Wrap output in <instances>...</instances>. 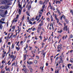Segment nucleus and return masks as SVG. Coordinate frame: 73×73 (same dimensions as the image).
I'll use <instances>...</instances> for the list:
<instances>
[{"label":"nucleus","mask_w":73,"mask_h":73,"mask_svg":"<svg viewBox=\"0 0 73 73\" xmlns=\"http://www.w3.org/2000/svg\"><path fill=\"white\" fill-rule=\"evenodd\" d=\"M28 68L30 70V72L31 73H32V71H33V69H32V67H31V66H29Z\"/></svg>","instance_id":"39448f33"},{"label":"nucleus","mask_w":73,"mask_h":73,"mask_svg":"<svg viewBox=\"0 0 73 73\" xmlns=\"http://www.w3.org/2000/svg\"><path fill=\"white\" fill-rule=\"evenodd\" d=\"M23 68H26L25 67V65L24 64L23 65Z\"/></svg>","instance_id":"de8ad7c7"},{"label":"nucleus","mask_w":73,"mask_h":73,"mask_svg":"<svg viewBox=\"0 0 73 73\" xmlns=\"http://www.w3.org/2000/svg\"><path fill=\"white\" fill-rule=\"evenodd\" d=\"M33 28V27H31V28H29V29H28V31H29V30H31V29H32Z\"/></svg>","instance_id":"13d9d810"},{"label":"nucleus","mask_w":73,"mask_h":73,"mask_svg":"<svg viewBox=\"0 0 73 73\" xmlns=\"http://www.w3.org/2000/svg\"><path fill=\"white\" fill-rule=\"evenodd\" d=\"M42 3H43V2L42 1H39V4H42Z\"/></svg>","instance_id":"a211bd4d"},{"label":"nucleus","mask_w":73,"mask_h":73,"mask_svg":"<svg viewBox=\"0 0 73 73\" xmlns=\"http://www.w3.org/2000/svg\"><path fill=\"white\" fill-rule=\"evenodd\" d=\"M45 5H44L42 7V8L43 9H44V8H45Z\"/></svg>","instance_id":"473e14b6"},{"label":"nucleus","mask_w":73,"mask_h":73,"mask_svg":"<svg viewBox=\"0 0 73 73\" xmlns=\"http://www.w3.org/2000/svg\"><path fill=\"white\" fill-rule=\"evenodd\" d=\"M27 20H29V17L28 16L27 17Z\"/></svg>","instance_id":"0e129e2a"},{"label":"nucleus","mask_w":73,"mask_h":73,"mask_svg":"<svg viewBox=\"0 0 73 73\" xmlns=\"http://www.w3.org/2000/svg\"><path fill=\"white\" fill-rule=\"evenodd\" d=\"M67 31H68V33H69V29H67Z\"/></svg>","instance_id":"49530a36"},{"label":"nucleus","mask_w":73,"mask_h":73,"mask_svg":"<svg viewBox=\"0 0 73 73\" xmlns=\"http://www.w3.org/2000/svg\"><path fill=\"white\" fill-rule=\"evenodd\" d=\"M67 24H68L69 23V21L68 19H65V20Z\"/></svg>","instance_id":"dca6fc26"},{"label":"nucleus","mask_w":73,"mask_h":73,"mask_svg":"<svg viewBox=\"0 0 73 73\" xmlns=\"http://www.w3.org/2000/svg\"><path fill=\"white\" fill-rule=\"evenodd\" d=\"M73 37V35H70V38H72Z\"/></svg>","instance_id":"c9c22d12"},{"label":"nucleus","mask_w":73,"mask_h":73,"mask_svg":"<svg viewBox=\"0 0 73 73\" xmlns=\"http://www.w3.org/2000/svg\"><path fill=\"white\" fill-rule=\"evenodd\" d=\"M14 47H15V46H14V44H13L11 46V48L12 49H13L14 48Z\"/></svg>","instance_id":"f3484780"},{"label":"nucleus","mask_w":73,"mask_h":73,"mask_svg":"<svg viewBox=\"0 0 73 73\" xmlns=\"http://www.w3.org/2000/svg\"><path fill=\"white\" fill-rule=\"evenodd\" d=\"M59 19H56L57 23H59Z\"/></svg>","instance_id":"f704fd0d"},{"label":"nucleus","mask_w":73,"mask_h":73,"mask_svg":"<svg viewBox=\"0 0 73 73\" xmlns=\"http://www.w3.org/2000/svg\"><path fill=\"white\" fill-rule=\"evenodd\" d=\"M58 57H56V60H58Z\"/></svg>","instance_id":"69168bd1"},{"label":"nucleus","mask_w":73,"mask_h":73,"mask_svg":"<svg viewBox=\"0 0 73 73\" xmlns=\"http://www.w3.org/2000/svg\"><path fill=\"white\" fill-rule=\"evenodd\" d=\"M50 9H52V8H53V7L52 6H51L50 3Z\"/></svg>","instance_id":"412c9836"},{"label":"nucleus","mask_w":73,"mask_h":73,"mask_svg":"<svg viewBox=\"0 0 73 73\" xmlns=\"http://www.w3.org/2000/svg\"><path fill=\"white\" fill-rule=\"evenodd\" d=\"M36 57L37 59H39V56H36Z\"/></svg>","instance_id":"37998d69"},{"label":"nucleus","mask_w":73,"mask_h":73,"mask_svg":"<svg viewBox=\"0 0 73 73\" xmlns=\"http://www.w3.org/2000/svg\"><path fill=\"white\" fill-rule=\"evenodd\" d=\"M6 71H9H9H10V69H9V68H7L6 69Z\"/></svg>","instance_id":"6ab92c4d"},{"label":"nucleus","mask_w":73,"mask_h":73,"mask_svg":"<svg viewBox=\"0 0 73 73\" xmlns=\"http://www.w3.org/2000/svg\"><path fill=\"white\" fill-rule=\"evenodd\" d=\"M62 17H63V19H65V16H64V15H63L62 16Z\"/></svg>","instance_id":"2f4dec72"},{"label":"nucleus","mask_w":73,"mask_h":73,"mask_svg":"<svg viewBox=\"0 0 73 73\" xmlns=\"http://www.w3.org/2000/svg\"><path fill=\"white\" fill-rule=\"evenodd\" d=\"M34 20H35V18H33L32 19L31 21H34Z\"/></svg>","instance_id":"a19ab883"},{"label":"nucleus","mask_w":73,"mask_h":73,"mask_svg":"<svg viewBox=\"0 0 73 73\" xmlns=\"http://www.w3.org/2000/svg\"><path fill=\"white\" fill-rule=\"evenodd\" d=\"M29 48H29V50H32V47L29 46Z\"/></svg>","instance_id":"bf43d9fd"},{"label":"nucleus","mask_w":73,"mask_h":73,"mask_svg":"<svg viewBox=\"0 0 73 73\" xmlns=\"http://www.w3.org/2000/svg\"><path fill=\"white\" fill-rule=\"evenodd\" d=\"M24 19V16H23V18L22 19V20H23Z\"/></svg>","instance_id":"864d4df0"},{"label":"nucleus","mask_w":73,"mask_h":73,"mask_svg":"<svg viewBox=\"0 0 73 73\" xmlns=\"http://www.w3.org/2000/svg\"><path fill=\"white\" fill-rule=\"evenodd\" d=\"M40 11H42V12H43V11H44V9H41V10H40Z\"/></svg>","instance_id":"72a5a7b5"},{"label":"nucleus","mask_w":73,"mask_h":73,"mask_svg":"<svg viewBox=\"0 0 73 73\" xmlns=\"http://www.w3.org/2000/svg\"><path fill=\"white\" fill-rule=\"evenodd\" d=\"M16 49L18 51H19V50H20V48L19 47L18 48L17 47H16Z\"/></svg>","instance_id":"4468645a"},{"label":"nucleus","mask_w":73,"mask_h":73,"mask_svg":"<svg viewBox=\"0 0 73 73\" xmlns=\"http://www.w3.org/2000/svg\"><path fill=\"white\" fill-rule=\"evenodd\" d=\"M15 26H13L12 27V29L15 30Z\"/></svg>","instance_id":"393cba45"},{"label":"nucleus","mask_w":73,"mask_h":73,"mask_svg":"<svg viewBox=\"0 0 73 73\" xmlns=\"http://www.w3.org/2000/svg\"><path fill=\"white\" fill-rule=\"evenodd\" d=\"M29 23L30 24H32V22L31 21H30V22H29Z\"/></svg>","instance_id":"e2e57ef3"},{"label":"nucleus","mask_w":73,"mask_h":73,"mask_svg":"<svg viewBox=\"0 0 73 73\" xmlns=\"http://www.w3.org/2000/svg\"><path fill=\"white\" fill-rule=\"evenodd\" d=\"M5 15L4 14H2L1 15V16H2V17H4V16H5Z\"/></svg>","instance_id":"e433bc0d"},{"label":"nucleus","mask_w":73,"mask_h":73,"mask_svg":"<svg viewBox=\"0 0 73 73\" xmlns=\"http://www.w3.org/2000/svg\"><path fill=\"white\" fill-rule=\"evenodd\" d=\"M66 70L67 71H68V68H67V67H66Z\"/></svg>","instance_id":"6e6d98bb"},{"label":"nucleus","mask_w":73,"mask_h":73,"mask_svg":"<svg viewBox=\"0 0 73 73\" xmlns=\"http://www.w3.org/2000/svg\"><path fill=\"white\" fill-rule=\"evenodd\" d=\"M33 64V62H31V61H30L29 62V64L31 65V64Z\"/></svg>","instance_id":"5701e85b"},{"label":"nucleus","mask_w":73,"mask_h":73,"mask_svg":"<svg viewBox=\"0 0 73 73\" xmlns=\"http://www.w3.org/2000/svg\"><path fill=\"white\" fill-rule=\"evenodd\" d=\"M56 4H57L58 3L59 4H61V2H60V1H56Z\"/></svg>","instance_id":"6e6552de"},{"label":"nucleus","mask_w":73,"mask_h":73,"mask_svg":"<svg viewBox=\"0 0 73 73\" xmlns=\"http://www.w3.org/2000/svg\"><path fill=\"white\" fill-rule=\"evenodd\" d=\"M58 71H59V70H58V69L56 73H59Z\"/></svg>","instance_id":"774afa93"},{"label":"nucleus","mask_w":73,"mask_h":73,"mask_svg":"<svg viewBox=\"0 0 73 73\" xmlns=\"http://www.w3.org/2000/svg\"><path fill=\"white\" fill-rule=\"evenodd\" d=\"M38 17L39 18H40L41 17V15L40 14H39Z\"/></svg>","instance_id":"cd10ccee"},{"label":"nucleus","mask_w":73,"mask_h":73,"mask_svg":"<svg viewBox=\"0 0 73 73\" xmlns=\"http://www.w3.org/2000/svg\"><path fill=\"white\" fill-rule=\"evenodd\" d=\"M31 52L33 53H32V54H33V55H35V54H33V53H34V51H32Z\"/></svg>","instance_id":"4d7b16f0"},{"label":"nucleus","mask_w":73,"mask_h":73,"mask_svg":"<svg viewBox=\"0 0 73 73\" xmlns=\"http://www.w3.org/2000/svg\"><path fill=\"white\" fill-rule=\"evenodd\" d=\"M15 58H16V57H15L14 58H13L12 60V61H14V60H15Z\"/></svg>","instance_id":"ea45409f"},{"label":"nucleus","mask_w":73,"mask_h":73,"mask_svg":"<svg viewBox=\"0 0 73 73\" xmlns=\"http://www.w3.org/2000/svg\"><path fill=\"white\" fill-rule=\"evenodd\" d=\"M71 68L72 69H73V66H71Z\"/></svg>","instance_id":"338daca9"},{"label":"nucleus","mask_w":73,"mask_h":73,"mask_svg":"<svg viewBox=\"0 0 73 73\" xmlns=\"http://www.w3.org/2000/svg\"><path fill=\"white\" fill-rule=\"evenodd\" d=\"M70 11V13H72V15H73V11H72V10L71 9Z\"/></svg>","instance_id":"a878e982"},{"label":"nucleus","mask_w":73,"mask_h":73,"mask_svg":"<svg viewBox=\"0 0 73 73\" xmlns=\"http://www.w3.org/2000/svg\"><path fill=\"white\" fill-rule=\"evenodd\" d=\"M60 60L59 62V64H60V63H63L64 61L62 60V56H60Z\"/></svg>","instance_id":"7ed1b4c3"},{"label":"nucleus","mask_w":73,"mask_h":73,"mask_svg":"<svg viewBox=\"0 0 73 73\" xmlns=\"http://www.w3.org/2000/svg\"><path fill=\"white\" fill-rule=\"evenodd\" d=\"M50 19H51V21H53V17H52V16H51Z\"/></svg>","instance_id":"2eb2a0df"},{"label":"nucleus","mask_w":73,"mask_h":73,"mask_svg":"<svg viewBox=\"0 0 73 73\" xmlns=\"http://www.w3.org/2000/svg\"><path fill=\"white\" fill-rule=\"evenodd\" d=\"M22 70H24L25 73H28V72H29V70H28L27 68L25 67L22 69ZM28 71V72L27 71Z\"/></svg>","instance_id":"f257e3e1"},{"label":"nucleus","mask_w":73,"mask_h":73,"mask_svg":"<svg viewBox=\"0 0 73 73\" xmlns=\"http://www.w3.org/2000/svg\"><path fill=\"white\" fill-rule=\"evenodd\" d=\"M1 8L2 9H5V7L3 6H1Z\"/></svg>","instance_id":"9b49d317"},{"label":"nucleus","mask_w":73,"mask_h":73,"mask_svg":"<svg viewBox=\"0 0 73 73\" xmlns=\"http://www.w3.org/2000/svg\"><path fill=\"white\" fill-rule=\"evenodd\" d=\"M63 32V31L62 30H60V33H61L62 32Z\"/></svg>","instance_id":"c03bdc74"},{"label":"nucleus","mask_w":73,"mask_h":73,"mask_svg":"<svg viewBox=\"0 0 73 73\" xmlns=\"http://www.w3.org/2000/svg\"><path fill=\"white\" fill-rule=\"evenodd\" d=\"M18 12H19V15H20L21 14V9L20 10V9H19V11Z\"/></svg>","instance_id":"f8f14e48"},{"label":"nucleus","mask_w":73,"mask_h":73,"mask_svg":"<svg viewBox=\"0 0 73 73\" xmlns=\"http://www.w3.org/2000/svg\"><path fill=\"white\" fill-rule=\"evenodd\" d=\"M18 5L19 8H21V10L22 9V7H21V5H20V4H18Z\"/></svg>","instance_id":"1a4fd4ad"},{"label":"nucleus","mask_w":73,"mask_h":73,"mask_svg":"<svg viewBox=\"0 0 73 73\" xmlns=\"http://www.w3.org/2000/svg\"><path fill=\"white\" fill-rule=\"evenodd\" d=\"M5 8H6L5 9H7V8H9V6H6L5 7Z\"/></svg>","instance_id":"7c9ffc66"},{"label":"nucleus","mask_w":73,"mask_h":73,"mask_svg":"<svg viewBox=\"0 0 73 73\" xmlns=\"http://www.w3.org/2000/svg\"><path fill=\"white\" fill-rule=\"evenodd\" d=\"M58 13H59V15H61V13L60 12V11H59V10H58Z\"/></svg>","instance_id":"09e8293b"},{"label":"nucleus","mask_w":73,"mask_h":73,"mask_svg":"<svg viewBox=\"0 0 73 73\" xmlns=\"http://www.w3.org/2000/svg\"><path fill=\"white\" fill-rule=\"evenodd\" d=\"M1 3L3 4H5V3H6V2H5V1H3L1 2Z\"/></svg>","instance_id":"aec40b11"},{"label":"nucleus","mask_w":73,"mask_h":73,"mask_svg":"<svg viewBox=\"0 0 73 73\" xmlns=\"http://www.w3.org/2000/svg\"><path fill=\"white\" fill-rule=\"evenodd\" d=\"M42 36H39V38H40V40H42Z\"/></svg>","instance_id":"8fccbe9b"},{"label":"nucleus","mask_w":73,"mask_h":73,"mask_svg":"<svg viewBox=\"0 0 73 73\" xmlns=\"http://www.w3.org/2000/svg\"><path fill=\"white\" fill-rule=\"evenodd\" d=\"M26 56H27L26 55H24L23 56V58L24 59V61H25V60L26 59V58H27Z\"/></svg>","instance_id":"ddd939ff"},{"label":"nucleus","mask_w":73,"mask_h":73,"mask_svg":"<svg viewBox=\"0 0 73 73\" xmlns=\"http://www.w3.org/2000/svg\"><path fill=\"white\" fill-rule=\"evenodd\" d=\"M0 23H2V24H5V22H2V21L0 20Z\"/></svg>","instance_id":"b1692460"},{"label":"nucleus","mask_w":73,"mask_h":73,"mask_svg":"<svg viewBox=\"0 0 73 73\" xmlns=\"http://www.w3.org/2000/svg\"><path fill=\"white\" fill-rule=\"evenodd\" d=\"M4 10H1V13H4Z\"/></svg>","instance_id":"680f3d73"},{"label":"nucleus","mask_w":73,"mask_h":73,"mask_svg":"<svg viewBox=\"0 0 73 73\" xmlns=\"http://www.w3.org/2000/svg\"><path fill=\"white\" fill-rule=\"evenodd\" d=\"M39 14H40V15H41L42 14V12H41V11H39Z\"/></svg>","instance_id":"a18cd8bd"},{"label":"nucleus","mask_w":73,"mask_h":73,"mask_svg":"<svg viewBox=\"0 0 73 73\" xmlns=\"http://www.w3.org/2000/svg\"><path fill=\"white\" fill-rule=\"evenodd\" d=\"M31 41V40H29V39L28 40H27V43H29V41Z\"/></svg>","instance_id":"79ce46f5"},{"label":"nucleus","mask_w":73,"mask_h":73,"mask_svg":"<svg viewBox=\"0 0 73 73\" xmlns=\"http://www.w3.org/2000/svg\"><path fill=\"white\" fill-rule=\"evenodd\" d=\"M70 62H73V59L71 58L70 59Z\"/></svg>","instance_id":"4be33fe9"},{"label":"nucleus","mask_w":73,"mask_h":73,"mask_svg":"<svg viewBox=\"0 0 73 73\" xmlns=\"http://www.w3.org/2000/svg\"><path fill=\"white\" fill-rule=\"evenodd\" d=\"M15 19H14L13 20V23L12 24H13V23L15 22Z\"/></svg>","instance_id":"3c124183"},{"label":"nucleus","mask_w":73,"mask_h":73,"mask_svg":"<svg viewBox=\"0 0 73 73\" xmlns=\"http://www.w3.org/2000/svg\"><path fill=\"white\" fill-rule=\"evenodd\" d=\"M62 44H60V45H58L57 46L58 49H60V50H62Z\"/></svg>","instance_id":"f03ea898"},{"label":"nucleus","mask_w":73,"mask_h":73,"mask_svg":"<svg viewBox=\"0 0 73 73\" xmlns=\"http://www.w3.org/2000/svg\"><path fill=\"white\" fill-rule=\"evenodd\" d=\"M35 30V28H33V29H32L33 31H34Z\"/></svg>","instance_id":"052dcab7"},{"label":"nucleus","mask_w":73,"mask_h":73,"mask_svg":"<svg viewBox=\"0 0 73 73\" xmlns=\"http://www.w3.org/2000/svg\"><path fill=\"white\" fill-rule=\"evenodd\" d=\"M31 8V5L30 6V5H29L27 9L28 11H29V9H30Z\"/></svg>","instance_id":"0eeeda50"},{"label":"nucleus","mask_w":73,"mask_h":73,"mask_svg":"<svg viewBox=\"0 0 73 73\" xmlns=\"http://www.w3.org/2000/svg\"><path fill=\"white\" fill-rule=\"evenodd\" d=\"M51 38V37H50L48 39V41H50V38Z\"/></svg>","instance_id":"c85d7f7f"},{"label":"nucleus","mask_w":73,"mask_h":73,"mask_svg":"<svg viewBox=\"0 0 73 73\" xmlns=\"http://www.w3.org/2000/svg\"><path fill=\"white\" fill-rule=\"evenodd\" d=\"M7 13H8V11L7 10L5 11V15H7Z\"/></svg>","instance_id":"9d476101"},{"label":"nucleus","mask_w":73,"mask_h":73,"mask_svg":"<svg viewBox=\"0 0 73 73\" xmlns=\"http://www.w3.org/2000/svg\"><path fill=\"white\" fill-rule=\"evenodd\" d=\"M46 19H47V20H48V21H50L49 18H47Z\"/></svg>","instance_id":"58836bf2"},{"label":"nucleus","mask_w":73,"mask_h":73,"mask_svg":"<svg viewBox=\"0 0 73 73\" xmlns=\"http://www.w3.org/2000/svg\"><path fill=\"white\" fill-rule=\"evenodd\" d=\"M53 24H52V29L53 30V29H54V27H53Z\"/></svg>","instance_id":"5fc2aeb1"},{"label":"nucleus","mask_w":73,"mask_h":73,"mask_svg":"<svg viewBox=\"0 0 73 73\" xmlns=\"http://www.w3.org/2000/svg\"><path fill=\"white\" fill-rule=\"evenodd\" d=\"M42 23H40V24H39V27H40L41 26H42Z\"/></svg>","instance_id":"4c0bfd02"},{"label":"nucleus","mask_w":73,"mask_h":73,"mask_svg":"<svg viewBox=\"0 0 73 73\" xmlns=\"http://www.w3.org/2000/svg\"><path fill=\"white\" fill-rule=\"evenodd\" d=\"M15 62H14V63H13L11 66H13V65H14V66L15 65Z\"/></svg>","instance_id":"603ef678"},{"label":"nucleus","mask_w":73,"mask_h":73,"mask_svg":"<svg viewBox=\"0 0 73 73\" xmlns=\"http://www.w3.org/2000/svg\"><path fill=\"white\" fill-rule=\"evenodd\" d=\"M57 15H55V19H56V20H57V19H57Z\"/></svg>","instance_id":"c756f323"},{"label":"nucleus","mask_w":73,"mask_h":73,"mask_svg":"<svg viewBox=\"0 0 73 73\" xmlns=\"http://www.w3.org/2000/svg\"><path fill=\"white\" fill-rule=\"evenodd\" d=\"M9 57L10 58H14L15 57V58H16V56H14V55H9Z\"/></svg>","instance_id":"20e7f679"},{"label":"nucleus","mask_w":73,"mask_h":73,"mask_svg":"<svg viewBox=\"0 0 73 73\" xmlns=\"http://www.w3.org/2000/svg\"><path fill=\"white\" fill-rule=\"evenodd\" d=\"M26 13L27 14V15L28 16H30V15H29V13H28V11H27Z\"/></svg>","instance_id":"bb28decb"},{"label":"nucleus","mask_w":73,"mask_h":73,"mask_svg":"<svg viewBox=\"0 0 73 73\" xmlns=\"http://www.w3.org/2000/svg\"><path fill=\"white\" fill-rule=\"evenodd\" d=\"M67 27H68V26H64V27L63 29V30H64V31H65V29H67Z\"/></svg>","instance_id":"423d86ee"}]
</instances>
